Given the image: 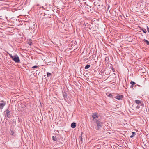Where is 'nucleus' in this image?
<instances>
[{
  "mask_svg": "<svg viewBox=\"0 0 149 149\" xmlns=\"http://www.w3.org/2000/svg\"><path fill=\"white\" fill-rule=\"evenodd\" d=\"M57 132L58 133H56L55 134V136H54L52 137V139L54 141H56L59 142L63 139L61 135L59 134V132L58 130H57Z\"/></svg>",
  "mask_w": 149,
  "mask_h": 149,
  "instance_id": "f257e3e1",
  "label": "nucleus"
},
{
  "mask_svg": "<svg viewBox=\"0 0 149 149\" xmlns=\"http://www.w3.org/2000/svg\"><path fill=\"white\" fill-rule=\"evenodd\" d=\"M9 55L10 58L15 63H19L20 62L19 58L17 54H15L14 56L10 54H9Z\"/></svg>",
  "mask_w": 149,
  "mask_h": 149,
  "instance_id": "f03ea898",
  "label": "nucleus"
},
{
  "mask_svg": "<svg viewBox=\"0 0 149 149\" xmlns=\"http://www.w3.org/2000/svg\"><path fill=\"white\" fill-rule=\"evenodd\" d=\"M95 121L96 123L97 124L96 129L99 130L100 128L102 127L103 123L101 122L100 120L95 119Z\"/></svg>",
  "mask_w": 149,
  "mask_h": 149,
  "instance_id": "7ed1b4c3",
  "label": "nucleus"
},
{
  "mask_svg": "<svg viewBox=\"0 0 149 149\" xmlns=\"http://www.w3.org/2000/svg\"><path fill=\"white\" fill-rule=\"evenodd\" d=\"M4 114L5 117L10 118V111L8 109L6 110L4 112Z\"/></svg>",
  "mask_w": 149,
  "mask_h": 149,
  "instance_id": "20e7f679",
  "label": "nucleus"
},
{
  "mask_svg": "<svg viewBox=\"0 0 149 149\" xmlns=\"http://www.w3.org/2000/svg\"><path fill=\"white\" fill-rule=\"evenodd\" d=\"M114 98L118 99V100H122L124 97V96L123 95H120L119 94L116 93Z\"/></svg>",
  "mask_w": 149,
  "mask_h": 149,
  "instance_id": "39448f33",
  "label": "nucleus"
},
{
  "mask_svg": "<svg viewBox=\"0 0 149 149\" xmlns=\"http://www.w3.org/2000/svg\"><path fill=\"white\" fill-rule=\"evenodd\" d=\"M92 117L93 119V120L95 121V119H97V118H98V114L97 112H95L92 113Z\"/></svg>",
  "mask_w": 149,
  "mask_h": 149,
  "instance_id": "423d86ee",
  "label": "nucleus"
},
{
  "mask_svg": "<svg viewBox=\"0 0 149 149\" xmlns=\"http://www.w3.org/2000/svg\"><path fill=\"white\" fill-rule=\"evenodd\" d=\"M6 104V101L3 100H1V109H2Z\"/></svg>",
  "mask_w": 149,
  "mask_h": 149,
  "instance_id": "0eeeda50",
  "label": "nucleus"
},
{
  "mask_svg": "<svg viewBox=\"0 0 149 149\" xmlns=\"http://www.w3.org/2000/svg\"><path fill=\"white\" fill-rule=\"evenodd\" d=\"M107 95L109 97H111L112 98L114 99V98L116 94L114 93H113V94H112L111 93H109L108 95L107 94Z\"/></svg>",
  "mask_w": 149,
  "mask_h": 149,
  "instance_id": "6e6552de",
  "label": "nucleus"
},
{
  "mask_svg": "<svg viewBox=\"0 0 149 149\" xmlns=\"http://www.w3.org/2000/svg\"><path fill=\"white\" fill-rule=\"evenodd\" d=\"M130 83L131 84V85L130 86V88H133L134 85H135V87H136V85H135L136 83L134 82L131 81L130 82Z\"/></svg>",
  "mask_w": 149,
  "mask_h": 149,
  "instance_id": "1a4fd4ad",
  "label": "nucleus"
},
{
  "mask_svg": "<svg viewBox=\"0 0 149 149\" xmlns=\"http://www.w3.org/2000/svg\"><path fill=\"white\" fill-rule=\"evenodd\" d=\"M139 27L140 29V30H142L144 33L145 34L147 33V31L145 29L141 28L140 27Z\"/></svg>",
  "mask_w": 149,
  "mask_h": 149,
  "instance_id": "9d476101",
  "label": "nucleus"
},
{
  "mask_svg": "<svg viewBox=\"0 0 149 149\" xmlns=\"http://www.w3.org/2000/svg\"><path fill=\"white\" fill-rule=\"evenodd\" d=\"M76 123L75 122L72 123L71 125V126L72 128H74L76 127Z\"/></svg>",
  "mask_w": 149,
  "mask_h": 149,
  "instance_id": "9b49d317",
  "label": "nucleus"
},
{
  "mask_svg": "<svg viewBox=\"0 0 149 149\" xmlns=\"http://www.w3.org/2000/svg\"><path fill=\"white\" fill-rule=\"evenodd\" d=\"M109 60V58L108 57H106L105 58V63L107 62V64H108V65H109V64H110L109 62H108V61Z\"/></svg>",
  "mask_w": 149,
  "mask_h": 149,
  "instance_id": "f8f14e48",
  "label": "nucleus"
},
{
  "mask_svg": "<svg viewBox=\"0 0 149 149\" xmlns=\"http://www.w3.org/2000/svg\"><path fill=\"white\" fill-rule=\"evenodd\" d=\"M47 77H50V78H51L52 76V75L50 73L47 72Z\"/></svg>",
  "mask_w": 149,
  "mask_h": 149,
  "instance_id": "ddd939ff",
  "label": "nucleus"
},
{
  "mask_svg": "<svg viewBox=\"0 0 149 149\" xmlns=\"http://www.w3.org/2000/svg\"><path fill=\"white\" fill-rule=\"evenodd\" d=\"M141 101L138 100H136L134 101V102L135 103H136L138 104L140 103Z\"/></svg>",
  "mask_w": 149,
  "mask_h": 149,
  "instance_id": "4468645a",
  "label": "nucleus"
},
{
  "mask_svg": "<svg viewBox=\"0 0 149 149\" xmlns=\"http://www.w3.org/2000/svg\"><path fill=\"white\" fill-rule=\"evenodd\" d=\"M143 41L144 42L146 43L148 45H149V41L146 40V39H144L143 40Z\"/></svg>",
  "mask_w": 149,
  "mask_h": 149,
  "instance_id": "2eb2a0df",
  "label": "nucleus"
},
{
  "mask_svg": "<svg viewBox=\"0 0 149 149\" xmlns=\"http://www.w3.org/2000/svg\"><path fill=\"white\" fill-rule=\"evenodd\" d=\"M110 68H111V69H112L113 72H115V70L114 68L112 66V65L111 64H110Z\"/></svg>",
  "mask_w": 149,
  "mask_h": 149,
  "instance_id": "dca6fc26",
  "label": "nucleus"
},
{
  "mask_svg": "<svg viewBox=\"0 0 149 149\" xmlns=\"http://www.w3.org/2000/svg\"><path fill=\"white\" fill-rule=\"evenodd\" d=\"M132 135L130 136V138H132L134 136L135 134V132H132Z\"/></svg>",
  "mask_w": 149,
  "mask_h": 149,
  "instance_id": "f3484780",
  "label": "nucleus"
},
{
  "mask_svg": "<svg viewBox=\"0 0 149 149\" xmlns=\"http://www.w3.org/2000/svg\"><path fill=\"white\" fill-rule=\"evenodd\" d=\"M5 10V11L6 12L7 11V8L5 7H2L1 8V10Z\"/></svg>",
  "mask_w": 149,
  "mask_h": 149,
  "instance_id": "a211bd4d",
  "label": "nucleus"
},
{
  "mask_svg": "<svg viewBox=\"0 0 149 149\" xmlns=\"http://www.w3.org/2000/svg\"><path fill=\"white\" fill-rule=\"evenodd\" d=\"M39 66H37V65H35L34 66H33L32 67L31 69V70H34L32 69H34V68H38Z\"/></svg>",
  "mask_w": 149,
  "mask_h": 149,
  "instance_id": "6ab92c4d",
  "label": "nucleus"
},
{
  "mask_svg": "<svg viewBox=\"0 0 149 149\" xmlns=\"http://www.w3.org/2000/svg\"><path fill=\"white\" fill-rule=\"evenodd\" d=\"M63 94L64 97H66L67 96V93L65 92L64 93L63 92Z\"/></svg>",
  "mask_w": 149,
  "mask_h": 149,
  "instance_id": "aec40b11",
  "label": "nucleus"
},
{
  "mask_svg": "<svg viewBox=\"0 0 149 149\" xmlns=\"http://www.w3.org/2000/svg\"><path fill=\"white\" fill-rule=\"evenodd\" d=\"M139 105L143 107L144 106V104L143 102L141 101L140 103L139 104Z\"/></svg>",
  "mask_w": 149,
  "mask_h": 149,
  "instance_id": "412c9836",
  "label": "nucleus"
},
{
  "mask_svg": "<svg viewBox=\"0 0 149 149\" xmlns=\"http://www.w3.org/2000/svg\"><path fill=\"white\" fill-rule=\"evenodd\" d=\"M84 26H85L88 27L89 26V24L88 23H84Z\"/></svg>",
  "mask_w": 149,
  "mask_h": 149,
  "instance_id": "4be33fe9",
  "label": "nucleus"
},
{
  "mask_svg": "<svg viewBox=\"0 0 149 149\" xmlns=\"http://www.w3.org/2000/svg\"><path fill=\"white\" fill-rule=\"evenodd\" d=\"M90 67V65H86V66H85V69H88V68H89Z\"/></svg>",
  "mask_w": 149,
  "mask_h": 149,
  "instance_id": "5701e85b",
  "label": "nucleus"
},
{
  "mask_svg": "<svg viewBox=\"0 0 149 149\" xmlns=\"http://www.w3.org/2000/svg\"><path fill=\"white\" fill-rule=\"evenodd\" d=\"M79 138L80 139V142L81 143H83V139L82 138V137L81 136H79Z\"/></svg>",
  "mask_w": 149,
  "mask_h": 149,
  "instance_id": "b1692460",
  "label": "nucleus"
},
{
  "mask_svg": "<svg viewBox=\"0 0 149 149\" xmlns=\"http://www.w3.org/2000/svg\"><path fill=\"white\" fill-rule=\"evenodd\" d=\"M10 134L11 135H14L15 132L13 131H11Z\"/></svg>",
  "mask_w": 149,
  "mask_h": 149,
  "instance_id": "393cba45",
  "label": "nucleus"
},
{
  "mask_svg": "<svg viewBox=\"0 0 149 149\" xmlns=\"http://www.w3.org/2000/svg\"><path fill=\"white\" fill-rule=\"evenodd\" d=\"M0 32H1V33H3V32L1 31H0ZM5 36V35H3L1 33V38L3 37L4 36Z\"/></svg>",
  "mask_w": 149,
  "mask_h": 149,
  "instance_id": "a878e982",
  "label": "nucleus"
},
{
  "mask_svg": "<svg viewBox=\"0 0 149 149\" xmlns=\"http://www.w3.org/2000/svg\"><path fill=\"white\" fill-rule=\"evenodd\" d=\"M28 43L30 45H32V42L31 41H29V42Z\"/></svg>",
  "mask_w": 149,
  "mask_h": 149,
  "instance_id": "bb28decb",
  "label": "nucleus"
},
{
  "mask_svg": "<svg viewBox=\"0 0 149 149\" xmlns=\"http://www.w3.org/2000/svg\"><path fill=\"white\" fill-rule=\"evenodd\" d=\"M6 17L5 16H4V17H3V18H1V17L0 19H1H1L3 20L4 19H6Z\"/></svg>",
  "mask_w": 149,
  "mask_h": 149,
  "instance_id": "cd10ccee",
  "label": "nucleus"
},
{
  "mask_svg": "<svg viewBox=\"0 0 149 149\" xmlns=\"http://www.w3.org/2000/svg\"><path fill=\"white\" fill-rule=\"evenodd\" d=\"M147 30L148 32L149 33V28L147 26Z\"/></svg>",
  "mask_w": 149,
  "mask_h": 149,
  "instance_id": "c85d7f7f",
  "label": "nucleus"
},
{
  "mask_svg": "<svg viewBox=\"0 0 149 149\" xmlns=\"http://www.w3.org/2000/svg\"><path fill=\"white\" fill-rule=\"evenodd\" d=\"M139 107H139V106H137L136 108H137L138 109H139Z\"/></svg>",
  "mask_w": 149,
  "mask_h": 149,
  "instance_id": "c756f323",
  "label": "nucleus"
},
{
  "mask_svg": "<svg viewBox=\"0 0 149 149\" xmlns=\"http://www.w3.org/2000/svg\"><path fill=\"white\" fill-rule=\"evenodd\" d=\"M1 13H2L3 14V13H4V11H3V10H2V11H1Z\"/></svg>",
  "mask_w": 149,
  "mask_h": 149,
  "instance_id": "7c9ffc66",
  "label": "nucleus"
},
{
  "mask_svg": "<svg viewBox=\"0 0 149 149\" xmlns=\"http://www.w3.org/2000/svg\"><path fill=\"white\" fill-rule=\"evenodd\" d=\"M83 134V133L82 132L81 133V136H82V134Z\"/></svg>",
  "mask_w": 149,
  "mask_h": 149,
  "instance_id": "2f4dec72",
  "label": "nucleus"
},
{
  "mask_svg": "<svg viewBox=\"0 0 149 149\" xmlns=\"http://www.w3.org/2000/svg\"><path fill=\"white\" fill-rule=\"evenodd\" d=\"M4 0H1V1H3Z\"/></svg>",
  "mask_w": 149,
  "mask_h": 149,
  "instance_id": "473e14b6",
  "label": "nucleus"
},
{
  "mask_svg": "<svg viewBox=\"0 0 149 149\" xmlns=\"http://www.w3.org/2000/svg\"><path fill=\"white\" fill-rule=\"evenodd\" d=\"M126 17H128V16H127V15H126Z\"/></svg>",
  "mask_w": 149,
  "mask_h": 149,
  "instance_id": "72a5a7b5",
  "label": "nucleus"
},
{
  "mask_svg": "<svg viewBox=\"0 0 149 149\" xmlns=\"http://www.w3.org/2000/svg\"><path fill=\"white\" fill-rule=\"evenodd\" d=\"M126 17H128V16H127V15H126Z\"/></svg>",
  "mask_w": 149,
  "mask_h": 149,
  "instance_id": "f704fd0d",
  "label": "nucleus"
},
{
  "mask_svg": "<svg viewBox=\"0 0 149 149\" xmlns=\"http://www.w3.org/2000/svg\"><path fill=\"white\" fill-rule=\"evenodd\" d=\"M0 17H2V16H1Z\"/></svg>",
  "mask_w": 149,
  "mask_h": 149,
  "instance_id": "c9c22d12",
  "label": "nucleus"
},
{
  "mask_svg": "<svg viewBox=\"0 0 149 149\" xmlns=\"http://www.w3.org/2000/svg\"><path fill=\"white\" fill-rule=\"evenodd\" d=\"M1 26L2 27V25H1Z\"/></svg>",
  "mask_w": 149,
  "mask_h": 149,
  "instance_id": "e433bc0d",
  "label": "nucleus"
}]
</instances>
